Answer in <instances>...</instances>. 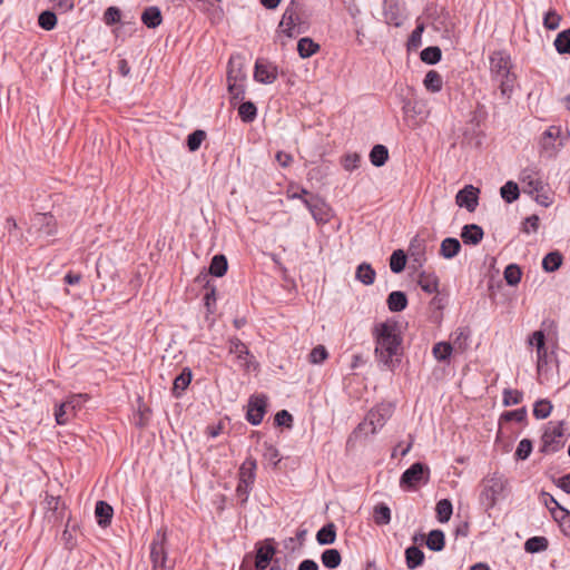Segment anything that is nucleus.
I'll list each match as a JSON object with an SVG mask.
<instances>
[{
  "mask_svg": "<svg viewBox=\"0 0 570 570\" xmlns=\"http://www.w3.org/2000/svg\"><path fill=\"white\" fill-rule=\"evenodd\" d=\"M374 356L382 371L395 372L403 356V336L400 324L393 318L377 323L372 330Z\"/></svg>",
  "mask_w": 570,
  "mask_h": 570,
  "instance_id": "obj_1",
  "label": "nucleus"
},
{
  "mask_svg": "<svg viewBox=\"0 0 570 570\" xmlns=\"http://www.w3.org/2000/svg\"><path fill=\"white\" fill-rule=\"evenodd\" d=\"M478 490L480 507L489 513L500 501L508 498L510 482L504 473L494 471L481 479Z\"/></svg>",
  "mask_w": 570,
  "mask_h": 570,
  "instance_id": "obj_2",
  "label": "nucleus"
},
{
  "mask_svg": "<svg viewBox=\"0 0 570 570\" xmlns=\"http://www.w3.org/2000/svg\"><path fill=\"white\" fill-rule=\"evenodd\" d=\"M566 422H549L541 435L539 452L548 455L559 452L566 444Z\"/></svg>",
  "mask_w": 570,
  "mask_h": 570,
  "instance_id": "obj_3",
  "label": "nucleus"
},
{
  "mask_svg": "<svg viewBox=\"0 0 570 570\" xmlns=\"http://www.w3.org/2000/svg\"><path fill=\"white\" fill-rule=\"evenodd\" d=\"M394 407L391 403H381L373 407L361 422L354 433H364L365 435L375 434L382 429L386 421L392 416Z\"/></svg>",
  "mask_w": 570,
  "mask_h": 570,
  "instance_id": "obj_4",
  "label": "nucleus"
},
{
  "mask_svg": "<svg viewBox=\"0 0 570 570\" xmlns=\"http://www.w3.org/2000/svg\"><path fill=\"white\" fill-rule=\"evenodd\" d=\"M431 470L426 463L414 462L400 478V487L405 491H416L421 485L430 481Z\"/></svg>",
  "mask_w": 570,
  "mask_h": 570,
  "instance_id": "obj_5",
  "label": "nucleus"
},
{
  "mask_svg": "<svg viewBox=\"0 0 570 570\" xmlns=\"http://www.w3.org/2000/svg\"><path fill=\"white\" fill-rule=\"evenodd\" d=\"M29 233L39 238L48 239L58 233V223L51 213H36L30 219Z\"/></svg>",
  "mask_w": 570,
  "mask_h": 570,
  "instance_id": "obj_6",
  "label": "nucleus"
},
{
  "mask_svg": "<svg viewBox=\"0 0 570 570\" xmlns=\"http://www.w3.org/2000/svg\"><path fill=\"white\" fill-rule=\"evenodd\" d=\"M167 533L166 529H159L150 543V561L153 570H166L168 553L166 549Z\"/></svg>",
  "mask_w": 570,
  "mask_h": 570,
  "instance_id": "obj_7",
  "label": "nucleus"
},
{
  "mask_svg": "<svg viewBox=\"0 0 570 570\" xmlns=\"http://www.w3.org/2000/svg\"><path fill=\"white\" fill-rule=\"evenodd\" d=\"M277 553L274 538H266L255 543L254 568L255 570H266Z\"/></svg>",
  "mask_w": 570,
  "mask_h": 570,
  "instance_id": "obj_8",
  "label": "nucleus"
},
{
  "mask_svg": "<svg viewBox=\"0 0 570 570\" xmlns=\"http://www.w3.org/2000/svg\"><path fill=\"white\" fill-rule=\"evenodd\" d=\"M82 406V395H70L65 402L55 406V419L58 425H66L70 422L78 410Z\"/></svg>",
  "mask_w": 570,
  "mask_h": 570,
  "instance_id": "obj_9",
  "label": "nucleus"
},
{
  "mask_svg": "<svg viewBox=\"0 0 570 570\" xmlns=\"http://www.w3.org/2000/svg\"><path fill=\"white\" fill-rule=\"evenodd\" d=\"M304 8V3L302 0H291L288 6L286 7L282 20L278 24L281 31L287 38H294L297 36L296 33V20H297V11H302Z\"/></svg>",
  "mask_w": 570,
  "mask_h": 570,
  "instance_id": "obj_10",
  "label": "nucleus"
},
{
  "mask_svg": "<svg viewBox=\"0 0 570 570\" xmlns=\"http://www.w3.org/2000/svg\"><path fill=\"white\" fill-rule=\"evenodd\" d=\"M267 396L265 394H254L248 399L246 420L252 425H259L267 412Z\"/></svg>",
  "mask_w": 570,
  "mask_h": 570,
  "instance_id": "obj_11",
  "label": "nucleus"
},
{
  "mask_svg": "<svg viewBox=\"0 0 570 570\" xmlns=\"http://www.w3.org/2000/svg\"><path fill=\"white\" fill-rule=\"evenodd\" d=\"M490 72L493 79L511 71L513 65L511 56L507 50H494L489 56Z\"/></svg>",
  "mask_w": 570,
  "mask_h": 570,
  "instance_id": "obj_12",
  "label": "nucleus"
},
{
  "mask_svg": "<svg viewBox=\"0 0 570 570\" xmlns=\"http://www.w3.org/2000/svg\"><path fill=\"white\" fill-rule=\"evenodd\" d=\"M303 204L317 224L324 225L330 222L331 208L322 197L312 195L309 199H303Z\"/></svg>",
  "mask_w": 570,
  "mask_h": 570,
  "instance_id": "obj_13",
  "label": "nucleus"
},
{
  "mask_svg": "<svg viewBox=\"0 0 570 570\" xmlns=\"http://www.w3.org/2000/svg\"><path fill=\"white\" fill-rule=\"evenodd\" d=\"M552 365L559 370V360L554 351L549 352L548 348H543L540 350V352H537V372L540 383H543L541 377L546 381L550 379Z\"/></svg>",
  "mask_w": 570,
  "mask_h": 570,
  "instance_id": "obj_14",
  "label": "nucleus"
},
{
  "mask_svg": "<svg viewBox=\"0 0 570 570\" xmlns=\"http://www.w3.org/2000/svg\"><path fill=\"white\" fill-rule=\"evenodd\" d=\"M253 76L255 81L264 85H269L277 79L278 68L273 62L263 58H258L255 61Z\"/></svg>",
  "mask_w": 570,
  "mask_h": 570,
  "instance_id": "obj_15",
  "label": "nucleus"
},
{
  "mask_svg": "<svg viewBox=\"0 0 570 570\" xmlns=\"http://www.w3.org/2000/svg\"><path fill=\"white\" fill-rule=\"evenodd\" d=\"M228 352L236 356L245 370H250L254 356L247 345L237 336L228 338Z\"/></svg>",
  "mask_w": 570,
  "mask_h": 570,
  "instance_id": "obj_16",
  "label": "nucleus"
},
{
  "mask_svg": "<svg viewBox=\"0 0 570 570\" xmlns=\"http://www.w3.org/2000/svg\"><path fill=\"white\" fill-rule=\"evenodd\" d=\"M479 188L472 185H465L458 191L455 196V203L459 207L465 208L468 212L473 213L479 205Z\"/></svg>",
  "mask_w": 570,
  "mask_h": 570,
  "instance_id": "obj_17",
  "label": "nucleus"
},
{
  "mask_svg": "<svg viewBox=\"0 0 570 570\" xmlns=\"http://www.w3.org/2000/svg\"><path fill=\"white\" fill-rule=\"evenodd\" d=\"M520 179L523 183V191L530 195L542 191L546 187L538 170L525 168L521 171Z\"/></svg>",
  "mask_w": 570,
  "mask_h": 570,
  "instance_id": "obj_18",
  "label": "nucleus"
},
{
  "mask_svg": "<svg viewBox=\"0 0 570 570\" xmlns=\"http://www.w3.org/2000/svg\"><path fill=\"white\" fill-rule=\"evenodd\" d=\"M407 253L414 266L423 267L426 262V240L415 235L410 240Z\"/></svg>",
  "mask_w": 570,
  "mask_h": 570,
  "instance_id": "obj_19",
  "label": "nucleus"
},
{
  "mask_svg": "<svg viewBox=\"0 0 570 570\" xmlns=\"http://www.w3.org/2000/svg\"><path fill=\"white\" fill-rule=\"evenodd\" d=\"M193 380V371L189 367H184L181 372L174 379L171 395L175 399H180L185 391L188 389Z\"/></svg>",
  "mask_w": 570,
  "mask_h": 570,
  "instance_id": "obj_20",
  "label": "nucleus"
},
{
  "mask_svg": "<svg viewBox=\"0 0 570 570\" xmlns=\"http://www.w3.org/2000/svg\"><path fill=\"white\" fill-rule=\"evenodd\" d=\"M484 236L483 228L478 224H466L461 229V238L463 244L476 246Z\"/></svg>",
  "mask_w": 570,
  "mask_h": 570,
  "instance_id": "obj_21",
  "label": "nucleus"
},
{
  "mask_svg": "<svg viewBox=\"0 0 570 570\" xmlns=\"http://www.w3.org/2000/svg\"><path fill=\"white\" fill-rule=\"evenodd\" d=\"M114 508L104 500H99L95 507V518L99 527L107 528L111 524Z\"/></svg>",
  "mask_w": 570,
  "mask_h": 570,
  "instance_id": "obj_22",
  "label": "nucleus"
},
{
  "mask_svg": "<svg viewBox=\"0 0 570 570\" xmlns=\"http://www.w3.org/2000/svg\"><path fill=\"white\" fill-rule=\"evenodd\" d=\"M141 22L148 29H156L163 23V13L159 7L149 6L141 12Z\"/></svg>",
  "mask_w": 570,
  "mask_h": 570,
  "instance_id": "obj_23",
  "label": "nucleus"
},
{
  "mask_svg": "<svg viewBox=\"0 0 570 570\" xmlns=\"http://www.w3.org/2000/svg\"><path fill=\"white\" fill-rule=\"evenodd\" d=\"M471 337V330L469 326H460L452 334V346L459 352L463 353L469 348V341Z\"/></svg>",
  "mask_w": 570,
  "mask_h": 570,
  "instance_id": "obj_24",
  "label": "nucleus"
},
{
  "mask_svg": "<svg viewBox=\"0 0 570 570\" xmlns=\"http://www.w3.org/2000/svg\"><path fill=\"white\" fill-rule=\"evenodd\" d=\"M383 16L385 22L390 26L400 27L403 22L400 7L394 1H384Z\"/></svg>",
  "mask_w": 570,
  "mask_h": 570,
  "instance_id": "obj_25",
  "label": "nucleus"
},
{
  "mask_svg": "<svg viewBox=\"0 0 570 570\" xmlns=\"http://www.w3.org/2000/svg\"><path fill=\"white\" fill-rule=\"evenodd\" d=\"M439 277L435 273L422 271L419 274L417 284L421 289L428 294H434L439 292Z\"/></svg>",
  "mask_w": 570,
  "mask_h": 570,
  "instance_id": "obj_26",
  "label": "nucleus"
},
{
  "mask_svg": "<svg viewBox=\"0 0 570 570\" xmlns=\"http://www.w3.org/2000/svg\"><path fill=\"white\" fill-rule=\"evenodd\" d=\"M407 296L402 291H393L387 295L386 304L391 312L399 313L406 308L407 306Z\"/></svg>",
  "mask_w": 570,
  "mask_h": 570,
  "instance_id": "obj_27",
  "label": "nucleus"
},
{
  "mask_svg": "<svg viewBox=\"0 0 570 570\" xmlns=\"http://www.w3.org/2000/svg\"><path fill=\"white\" fill-rule=\"evenodd\" d=\"M336 525L333 522L324 524L315 535L316 542L320 546H330L336 541Z\"/></svg>",
  "mask_w": 570,
  "mask_h": 570,
  "instance_id": "obj_28",
  "label": "nucleus"
},
{
  "mask_svg": "<svg viewBox=\"0 0 570 570\" xmlns=\"http://www.w3.org/2000/svg\"><path fill=\"white\" fill-rule=\"evenodd\" d=\"M405 563L410 570H414L424 563V552L416 546H410L405 549Z\"/></svg>",
  "mask_w": 570,
  "mask_h": 570,
  "instance_id": "obj_29",
  "label": "nucleus"
},
{
  "mask_svg": "<svg viewBox=\"0 0 570 570\" xmlns=\"http://www.w3.org/2000/svg\"><path fill=\"white\" fill-rule=\"evenodd\" d=\"M462 246L458 238L446 237L440 246V255L445 259L454 258L461 250Z\"/></svg>",
  "mask_w": 570,
  "mask_h": 570,
  "instance_id": "obj_30",
  "label": "nucleus"
},
{
  "mask_svg": "<svg viewBox=\"0 0 570 570\" xmlns=\"http://www.w3.org/2000/svg\"><path fill=\"white\" fill-rule=\"evenodd\" d=\"M257 461L252 455L247 456L238 470V480L255 482Z\"/></svg>",
  "mask_w": 570,
  "mask_h": 570,
  "instance_id": "obj_31",
  "label": "nucleus"
},
{
  "mask_svg": "<svg viewBox=\"0 0 570 570\" xmlns=\"http://www.w3.org/2000/svg\"><path fill=\"white\" fill-rule=\"evenodd\" d=\"M228 269V262L224 254H216L209 263L207 272L215 277H223Z\"/></svg>",
  "mask_w": 570,
  "mask_h": 570,
  "instance_id": "obj_32",
  "label": "nucleus"
},
{
  "mask_svg": "<svg viewBox=\"0 0 570 570\" xmlns=\"http://www.w3.org/2000/svg\"><path fill=\"white\" fill-rule=\"evenodd\" d=\"M426 547L434 552H440L445 547V534L440 529H433L429 532L426 540Z\"/></svg>",
  "mask_w": 570,
  "mask_h": 570,
  "instance_id": "obj_33",
  "label": "nucleus"
},
{
  "mask_svg": "<svg viewBox=\"0 0 570 570\" xmlns=\"http://www.w3.org/2000/svg\"><path fill=\"white\" fill-rule=\"evenodd\" d=\"M563 263V255L559 250L548 253L542 258V269L547 273H553L558 271Z\"/></svg>",
  "mask_w": 570,
  "mask_h": 570,
  "instance_id": "obj_34",
  "label": "nucleus"
},
{
  "mask_svg": "<svg viewBox=\"0 0 570 570\" xmlns=\"http://www.w3.org/2000/svg\"><path fill=\"white\" fill-rule=\"evenodd\" d=\"M246 79L247 76L243 65L232 57L228 61L227 82H246Z\"/></svg>",
  "mask_w": 570,
  "mask_h": 570,
  "instance_id": "obj_35",
  "label": "nucleus"
},
{
  "mask_svg": "<svg viewBox=\"0 0 570 570\" xmlns=\"http://www.w3.org/2000/svg\"><path fill=\"white\" fill-rule=\"evenodd\" d=\"M389 149L382 144H376L372 147L368 158L373 166L382 167L389 160Z\"/></svg>",
  "mask_w": 570,
  "mask_h": 570,
  "instance_id": "obj_36",
  "label": "nucleus"
},
{
  "mask_svg": "<svg viewBox=\"0 0 570 570\" xmlns=\"http://www.w3.org/2000/svg\"><path fill=\"white\" fill-rule=\"evenodd\" d=\"M321 49L320 45L316 43L312 38L304 37L297 42L298 56L303 59L309 58Z\"/></svg>",
  "mask_w": 570,
  "mask_h": 570,
  "instance_id": "obj_37",
  "label": "nucleus"
},
{
  "mask_svg": "<svg viewBox=\"0 0 570 570\" xmlns=\"http://www.w3.org/2000/svg\"><path fill=\"white\" fill-rule=\"evenodd\" d=\"M322 564L330 570L336 569L342 562V554L337 549H326L321 553Z\"/></svg>",
  "mask_w": 570,
  "mask_h": 570,
  "instance_id": "obj_38",
  "label": "nucleus"
},
{
  "mask_svg": "<svg viewBox=\"0 0 570 570\" xmlns=\"http://www.w3.org/2000/svg\"><path fill=\"white\" fill-rule=\"evenodd\" d=\"M238 116L243 122L250 124L257 118V107L250 100H243L238 106Z\"/></svg>",
  "mask_w": 570,
  "mask_h": 570,
  "instance_id": "obj_39",
  "label": "nucleus"
},
{
  "mask_svg": "<svg viewBox=\"0 0 570 570\" xmlns=\"http://www.w3.org/2000/svg\"><path fill=\"white\" fill-rule=\"evenodd\" d=\"M375 276V269L367 263H362L356 267L355 278L364 285H372Z\"/></svg>",
  "mask_w": 570,
  "mask_h": 570,
  "instance_id": "obj_40",
  "label": "nucleus"
},
{
  "mask_svg": "<svg viewBox=\"0 0 570 570\" xmlns=\"http://www.w3.org/2000/svg\"><path fill=\"white\" fill-rule=\"evenodd\" d=\"M407 254L403 249H395L390 256V268L392 273L400 274L405 269Z\"/></svg>",
  "mask_w": 570,
  "mask_h": 570,
  "instance_id": "obj_41",
  "label": "nucleus"
},
{
  "mask_svg": "<svg viewBox=\"0 0 570 570\" xmlns=\"http://www.w3.org/2000/svg\"><path fill=\"white\" fill-rule=\"evenodd\" d=\"M246 82H227L230 105L235 107L244 100L246 94Z\"/></svg>",
  "mask_w": 570,
  "mask_h": 570,
  "instance_id": "obj_42",
  "label": "nucleus"
},
{
  "mask_svg": "<svg viewBox=\"0 0 570 570\" xmlns=\"http://www.w3.org/2000/svg\"><path fill=\"white\" fill-rule=\"evenodd\" d=\"M423 85L428 91L439 92L443 86L442 76L436 70H430L423 79Z\"/></svg>",
  "mask_w": 570,
  "mask_h": 570,
  "instance_id": "obj_43",
  "label": "nucleus"
},
{
  "mask_svg": "<svg viewBox=\"0 0 570 570\" xmlns=\"http://www.w3.org/2000/svg\"><path fill=\"white\" fill-rule=\"evenodd\" d=\"M498 80L500 81L499 89L501 95L504 98L510 99L517 81V75L510 71L507 75H502L501 77H499Z\"/></svg>",
  "mask_w": 570,
  "mask_h": 570,
  "instance_id": "obj_44",
  "label": "nucleus"
},
{
  "mask_svg": "<svg viewBox=\"0 0 570 570\" xmlns=\"http://www.w3.org/2000/svg\"><path fill=\"white\" fill-rule=\"evenodd\" d=\"M549 541L546 537L535 535L527 539L524 550L528 553H539L548 549Z\"/></svg>",
  "mask_w": 570,
  "mask_h": 570,
  "instance_id": "obj_45",
  "label": "nucleus"
},
{
  "mask_svg": "<svg viewBox=\"0 0 570 570\" xmlns=\"http://www.w3.org/2000/svg\"><path fill=\"white\" fill-rule=\"evenodd\" d=\"M436 519L441 523L448 522L453 513V505L449 499L440 500L435 505Z\"/></svg>",
  "mask_w": 570,
  "mask_h": 570,
  "instance_id": "obj_46",
  "label": "nucleus"
},
{
  "mask_svg": "<svg viewBox=\"0 0 570 570\" xmlns=\"http://www.w3.org/2000/svg\"><path fill=\"white\" fill-rule=\"evenodd\" d=\"M554 48L560 55H570V28L560 31L554 41Z\"/></svg>",
  "mask_w": 570,
  "mask_h": 570,
  "instance_id": "obj_47",
  "label": "nucleus"
},
{
  "mask_svg": "<svg viewBox=\"0 0 570 570\" xmlns=\"http://www.w3.org/2000/svg\"><path fill=\"white\" fill-rule=\"evenodd\" d=\"M420 58L426 65H436L442 59V50L438 46H429L421 51Z\"/></svg>",
  "mask_w": 570,
  "mask_h": 570,
  "instance_id": "obj_48",
  "label": "nucleus"
},
{
  "mask_svg": "<svg viewBox=\"0 0 570 570\" xmlns=\"http://www.w3.org/2000/svg\"><path fill=\"white\" fill-rule=\"evenodd\" d=\"M500 195L504 202L511 204L520 196V189L517 183L509 180L500 188Z\"/></svg>",
  "mask_w": 570,
  "mask_h": 570,
  "instance_id": "obj_49",
  "label": "nucleus"
},
{
  "mask_svg": "<svg viewBox=\"0 0 570 570\" xmlns=\"http://www.w3.org/2000/svg\"><path fill=\"white\" fill-rule=\"evenodd\" d=\"M453 346L449 342H439L432 348L433 356L439 362H449L452 355Z\"/></svg>",
  "mask_w": 570,
  "mask_h": 570,
  "instance_id": "obj_50",
  "label": "nucleus"
},
{
  "mask_svg": "<svg viewBox=\"0 0 570 570\" xmlns=\"http://www.w3.org/2000/svg\"><path fill=\"white\" fill-rule=\"evenodd\" d=\"M207 134L203 129H196L191 131L186 138V146L190 153L197 151L203 141L206 139Z\"/></svg>",
  "mask_w": 570,
  "mask_h": 570,
  "instance_id": "obj_51",
  "label": "nucleus"
},
{
  "mask_svg": "<svg viewBox=\"0 0 570 570\" xmlns=\"http://www.w3.org/2000/svg\"><path fill=\"white\" fill-rule=\"evenodd\" d=\"M373 520L377 525H385L391 522V509L385 503L374 507Z\"/></svg>",
  "mask_w": 570,
  "mask_h": 570,
  "instance_id": "obj_52",
  "label": "nucleus"
},
{
  "mask_svg": "<svg viewBox=\"0 0 570 570\" xmlns=\"http://www.w3.org/2000/svg\"><path fill=\"white\" fill-rule=\"evenodd\" d=\"M503 277L509 286H517L522 277V271L518 264H509L503 272Z\"/></svg>",
  "mask_w": 570,
  "mask_h": 570,
  "instance_id": "obj_53",
  "label": "nucleus"
},
{
  "mask_svg": "<svg viewBox=\"0 0 570 570\" xmlns=\"http://www.w3.org/2000/svg\"><path fill=\"white\" fill-rule=\"evenodd\" d=\"M263 446H264V453H263L264 460H266L269 464H272L273 469H277L278 464L282 461L279 451L277 450L276 446H274L273 444H271L268 442H264Z\"/></svg>",
  "mask_w": 570,
  "mask_h": 570,
  "instance_id": "obj_54",
  "label": "nucleus"
},
{
  "mask_svg": "<svg viewBox=\"0 0 570 570\" xmlns=\"http://www.w3.org/2000/svg\"><path fill=\"white\" fill-rule=\"evenodd\" d=\"M424 29H425V27L423 23L416 24L415 29L411 32V35L407 39V42H406L407 51H415L421 47L422 35L424 32Z\"/></svg>",
  "mask_w": 570,
  "mask_h": 570,
  "instance_id": "obj_55",
  "label": "nucleus"
},
{
  "mask_svg": "<svg viewBox=\"0 0 570 570\" xmlns=\"http://www.w3.org/2000/svg\"><path fill=\"white\" fill-rule=\"evenodd\" d=\"M560 127L550 126L541 136L540 144L543 149L553 148L556 139L560 136Z\"/></svg>",
  "mask_w": 570,
  "mask_h": 570,
  "instance_id": "obj_56",
  "label": "nucleus"
},
{
  "mask_svg": "<svg viewBox=\"0 0 570 570\" xmlns=\"http://www.w3.org/2000/svg\"><path fill=\"white\" fill-rule=\"evenodd\" d=\"M527 420V407H520L513 411H505L500 415L499 425L503 422L515 421L522 423Z\"/></svg>",
  "mask_w": 570,
  "mask_h": 570,
  "instance_id": "obj_57",
  "label": "nucleus"
},
{
  "mask_svg": "<svg viewBox=\"0 0 570 570\" xmlns=\"http://www.w3.org/2000/svg\"><path fill=\"white\" fill-rule=\"evenodd\" d=\"M552 404L549 400H538L533 405V416L538 420L547 419L552 412Z\"/></svg>",
  "mask_w": 570,
  "mask_h": 570,
  "instance_id": "obj_58",
  "label": "nucleus"
},
{
  "mask_svg": "<svg viewBox=\"0 0 570 570\" xmlns=\"http://www.w3.org/2000/svg\"><path fill=\"white\" fill-rule=\"evenodd\" d=\"M38 24L46 31L53 30L57 26V16L51 10L42 11L38 17Z\"/></svg>",
  "mask_w": 570,
  "mask_h": 570,
  "instance_id": "obj_59",
  "label": "nucleus"
},
{
  "mask_svg": "<svg viewBox=\"0 0 570 570\" xmlns=\"http://www.w3.org/2000/svg\"><path fill=\"white\" fill-rule=\"evenodd\" d=\"M533 450V444H532V441L530 439H522L518 446H517V450L514 452V458L517 461L521 460V461H524L527 460L531 452Z\"/></svg>",
  "mask_w": 570,
  "mask_h": 570,
  "instance_id": "obj_60",
  "label": "nucleus"
},
{
  "mask_svg": "<svg viewBox=\"0 0 570 570\" xmlns=\"http://www.w3.org/2000/svg\"><path fill=\"white\" fill-rule=\"evenodd\" d=\"M121 10L118 7H108L105 12L102 20L106 26L111 27L121 22Z\"/></svg>",
  "mask_w": 570,
  "mask_h": 570,
  "instance_id": "obj_61",
  "label": "nucleus"
},
{
  "mask_svg": "<svg viewBox=\"0 0 570 570\" xmlns=\"http://www.w3.org/2000/svg\"><path fill=\"white\" fill-rule=\"evenodd\" d=\"M502 396V404L504 406L517 405L523 400V393L519 390L504 389Z\"/></svg>",
  "mask_w": 570,
  "mask_h": 570,
  "instance_id": "obj_62",
  "label": "nucleus"
},
{
  "mask_svg": "<svg viewBox=\"0 0 570 570\" xmlns=\"http://www.w3.org/2000/svg\"><path fill=\"white\" fill-rule=\"evenodd\" d=\"M561 19V16L556 10L550 9L544 13L543 27L547 30H556L559 28Z\"/></svg>",
  "mask_w": 570,
  "mask_h": 570,
  "instance_id": "obj_63",
  "label": "nucleus"
},
{
  "mask_svg": "<svg viewBox=\"0 0 570 570\" xmlns=\"http://www.w3.org/2000/svg\"><path fill=\"white\" fill-rule=\"evenodd\" d=\"M341 164L347 171H353L360 167L361 155L357 153L346 154L342 157Z\"/></svg>",
  "mask_w": 570,
  "mask_h": 570,
  "instance_id": "obj_64",
  "label": "nucleus"
}]
</instances>
